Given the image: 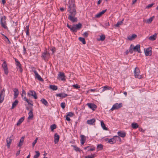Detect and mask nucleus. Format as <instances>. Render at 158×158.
Returning <instances> with one entry per match:
<instances>
[{
    "instance_id": "obj_33",
    "label": "nucleus",
    "mask_w": 158,
    "mask_h": 158,
    "mask_svg": "<svg viewBox=\"0 0 158 158\" xmlns=\"http://www.w3.org/2000/svg\"><path fill=\"white\" fill-rule=\"evenodd\" d=\"M102 91H104L107 90H111L112 88L111 87H109L108 86L106 85L102 87Z\"/></svg>"
},
{
    "instance_id": "obj_60",
    "label": "nucleus",
    "mask_w": 158,
    "mask_h": 158,
    "mask_svg": "<svg viewBox=\"0 0 158 158\" xmlns=\"http://www.w3.org/2000/svg\"><path fill=\"white\" fill-rule=\"evenodd\" d=\"M17 69H19V71H20V72L22 73L23 72V69L22 68L21 66L20 67L18 68Z\"/></svg>"
},
{
    "instance_id": "obj_53",
    "label": "nucleus",
    "mask_w": 158,
    "mask_h": 158,
    "mask_svg": "<svg viewBox=\"0 0 158 158\" xmlns=\"http://www.w3.org/2000/svg\"><path fill=\"white\" fill-rule=\"evenodd\" d=\"M67 26L68 28H69L70 29L71 31L72 32V28L73 27V25L72 26H71L70 25H69V24H67Z\"/></svg>"
},
{
    "instance_id": "obj_1",
    "label": "nucleus",
    "mask_w": 158,
    "mask_h": 158,
    "mask_svg": "<svg viewBox=\"0 0 158 158\" xmlns=\"http://www.w3.org/2000/svg\"><path fill=\"white\" fill-rule=\"evenodd\" d=\"M68 11L70 14L68 17V19L73 23L77 22V18L75 16L77 14L75 9L76 6L74 2L72 0H69V2Z\"/></svg>"
},
{
    "instance_id": "obj_55",
    "label": "nucleus",
    "mask_w": 158,
    "mask_h": 158,
    "mask_svg": "<svg viewBox=\"0 0 158 158\" xmlns=\"http://www.w3.org/2000/svg\"><path fill=\"white\" fill-rule=\"evenodd\" d=\"M88 33L86 32H85L83 33V36L85 37H87L88 35Z\"/></svg>"
},
{
    "instance_id": "obj_27",
    "label": "nucleus",
    "mask_w": 158,
    "mask_h": 158,
    "mask_svg": "<svg viewBox=\"0 0 158 158\" xmlns=\"http://www.w3.org/2000/svg\"><path fill=\"white\" fill-rule=\"evenodd\" d=\"M15 64L17 66V68L20 67L21 66V65L20 62L16 58H15Z\"/></svg>"
},
{
    "instance_id": "obj_3",
    "label": "nucleus",
    "mask_w": 158,
    "mask_h": 158,
    "mask_svg": "<svg viewBox=\"0 0 158 158\" xmlns=\"http://www.w3.org/2000/svg\"><path fill=\"white\" fill-rule=\"evenodd\" d=\"M82 26V24L79 23L77 24H73V27L72 28V32H76L77 30L80 29Z\"/></svg>"
},
{
    "instance_id": "obj_54",
    "label": "nucleus",
    "mask_w": 158,
    "mask_h": 158,
    "mask_svg": "<svg viewBox=\"0 0 158 158\" xmlns=\"http://www.w3.org/2000/svg\"><path fill=\"white\" fill-rule=\"evenodd\" d=\"M73 113H72L71 112H69L68 114L67 115H68V116H70L71 117L73 116Z\"/></svg>"
},
{
    "instance_id": "obj_11",
    "label": "nucleus",
    "mask_w": 158,
    "mask_h": 158,
    "mask_svg": "<svg viewBox=\"0 0 158 158\" xmlns=\"http://www.w3.org/2000/svg\"><path fill=\"white\" fill-rule=\"evenodd\" d=\"M88 106L89 108L92 110H95L97 106L96 105L92 103H87L86 104Z\"/></svg>"
},
{
    "instance_id": "obj_62",
    "label": "nucleus",
    "mask_w": 158,
    "mask_h": 158,
    "mask_svg": "<svg viewBox=\"0 0 158 158\" xmlns=\"http://www.w3.org/2000/svg\"><path fill=\"white\" fill-rule=\"evenodd\" d=\"M95 149V148H90L89 150L88 151H93Z\"/></svg>"
},
{
    "instance_id": "obj_21",
    "label": "nucleus",
    "mask_w": 158,
    "mask_h": 158,
    "mask_svg": "<svg viewBox=\"0 0 158 158\" xmlns=\"http://www.w3.org/2000/svg\"><path fill=\"white\" fill-rule=\"evenodd\" d=\"M106 10H102L101 12L97 14L95 16V17L99 18L102 15L104 14L106 11Z\"/></svg>"
},
{
    "instance_id": "obj_7",
    "label": "nucleus",
    "mask_w": 158,
    "mask_h": 158,
    "mask_svg": "<svg viewBox=\"0 0 158 158\" xmlns=\"http://www.w3.org/2000/svg\"><path fill=\"white\" fill-rule=\"evenodd\" d=\"M144 53L146 56H150L152 54V48L149 47L144 49Z\"/></svg>"
},
{
    "instance_id": "obj_59",
    "label": "nucleus",
    "mask_w": 158,
    "mask_h": 158,
    "mask_svg": "<svg viewBox=\"0 0 158 158\" xmlns=\"http://www.w3.org/2000/svg\"><path fill=\"white\" fill-rule=\"evenodd\" d=\"M68 116H68V115H66V119L68 121H70V119Z\"/></svg>"
},
{
    "instance_id": "obj_31",
    "label": "nucleus",
    "mask_w": 158,
    "mask_h": 158,
    "mask_svg": "<svg viewBox=\"0 0 158 158\" xmlns=\"http://www.w3.org/2000/svg\"><path fill=\"white\" fill-rule=\"evenodd\" d=\"M101 125L102 127L104 130H108V129L106 127L105 124L102 121L101 122Z\"/></svg>"
},
{
    "instance_id": "obj_61",
    "label": "nucleus",
    "mask_w": 158,
    "mask_h": 158,
    "mask_svg": "<svg viewBox=\"0 0 158 158\" xmlns=\"http://www.w3.org/2000/svg\"><path fill=\"white\" fill-rule=\"evenodd\" d=\"M96 91V89H90L89 90V91L91 92H94Z\"/></svg>"
},
{
    "instance_id": "obj_18",
    "label": "nucleus",
    "mask_w": 158,
    "mask_h": 158,
    "mask_svg": "<svg viewBox=\"0 0 158 158\" xmlns=\"http://www.w3.org/2000/svg\"><path fill=\"white\" fill-rule=\"evenodd\" d=\"M12 139H10V137H8L7 138L6 141L7 143V148H9L10 147V145L11 143Z\"/></svg>"
},
{
    "instance_id": "obj_24",
    "label": "nucleus",
    "mask_w": 158,
    "mask_h": 158,
    "mask_svg": "<svg viewBox=\"0 0 158 158\" xmlns=\"http://www.w3.org/2000/svg\"><path fill=\"white\" fill-rule=\"evenodd\" d=\"M118 135L119 136L122 138L124 137L126 135V133L122 131H118Z\"/></svg>"
},
{
    "instance_id": "obj_39",
    "label": "nucleus",
    "mask_w": 158,
    "mask_h": 158,
    "mask_svg": "<svg viewBox=\"0 0 158 158\" xmlns=\"http://www.w3.org/2000/svg\"><path fill=\"white\" fill-rule=\"evenodd\" d=\"M56 128V125L55 124L52 125L50 126V128L52 131H53L54 129Z\"/></svg>"
},
{
    "instance_id": "obj_22",
    "label": "nucleus",
    "mask_w": 158,
    "mask_h": 158,
    "mask_svg": "<svg viewBox=\"0 0 158 158\" xmlns=\"http://www.w3.org/2000/svg\"><path fill=\"white\" fill-rule=\"evenodd\" d=\"M58 77L62 81H64L65 80V76L63 73L60 72L58 74Z\"/></svg>"
},
{
    "instance_id": "obj_57",
    "label": "nucleus",
    "mask_w": 158,
    "mask_h": 158,
    "mask_svg": "<svg viewBox=\"0 0 158 158\" xmlns=\"http://www.w3.org/2000/svg\"><path fill=\"white\" fill-rule=\"evenodd\" d=\"M110 26V24L109 22H106L104 24V27H106Z\"/></svg>"
},
{
    "instance_id": "obj_13",
    "label": "nucleus",
    "mask_w": 158,
    "mask_h": 158,
    "mask_svg": "<svg viewBox=\"0 0 158 158\" xmlns=\"http://www.w3.org/2000/svg\"><path fill=\"white\" fill-rule=\"evenodd\" d=\"M81 143L82 145H83L85 143L86 140L85 136L84 135H81Z\"/></svg>"
},
{
    "instance_id": "obj_44",
    "label": "nucleus",
    "mask_w": 158,
    "mask_h": 158,
    "mask_svg": "<svg viewBox=\"0 0 158 158\" xmlns=\"http://www.w3.org/2000/svg\"><path fill=\"white\" fill-rule=\"evenodd\" d=\"M105 35H102L100 36V39L99 40H100L102 41H103L105 40Z\"/></svg>"
},
{
    "instance_id": "obj_9",
    "label": "nucleus",
    "mask_w": 158,
    "mask_h": 158,
    "mask_svg": "<svg viewBox=\"0 0 158 158\" xmlns=\"http://www.w3.org/2000/svg\"><path fill=\"white\" fill-rule=\"evenodd\" d=\"M50 56V54L47 52H45L42 53L41 57L44 59L45 61L47 60Z\"/></svg>"
},
{
    "instance_id": "obj_10",
    "label": "nucleus",
    "mask_w": 158,
    "mask_h": 158,
    "mask_svg": "<svg viewBox=\"0 0 158 158\" xmlns=\"http://www.w3.org/2000/svg\"><path fill=\"white\" fill-rule=\"evenodd\" d=\"M33 71L35 75V78H37L38 80L41 81H44L43 79L41 78L40 75L38 74L36 70H34Z\"/></svg>"
},
{
    "instance_id": "obj_48",
    "label": "nucleus",
    "mask_w": 158,
    "mask_h": 158,
    "mask_svg": "<svg viewBox=\"0 0 158 158\" xmlns=\"http://www.w3.org/2000/svg\"><path fill=\"white\" fill-rule=\"evenodd\" d=\"M61 107L63 109H64L65 107V103L64 102H62L61 103L60 105Z\"/></svg>"
},
{
    "instance_id": "obj_4",
    "label": "nucleus",
    "mask_w": 158,
    "mask_h": 158,
    "mask_svg": "<svg viewBox=\"0 0 158 158\" xmlns=\"http://www.w3.org/2000/svg\"><path fill=\"white\" fill-rule=\"evenodd\" d=\"M134 75L136 78L140 79L141 78V75L140 74V71L139 69L137 67H136L134 70Z\"/></svg>"
},
{
    "instance_id": "obj_26",
    "label": "nucleus",
    "mask_w": 158,
    "mask_h": 158,
    "mask_svg": "<svg viewBox=\"0 0 158 158\" xmlns=\"http://www.w3.org/2000/svg\"><path fill=\"white\" fill-rule=\"evenodd\" d=\"M24 137L23 136H22L21 137V139L20 140L19 142V144L18 145V146L19 147H20L22 145L24 141Z\"/></svg>"
},
{
    "instance_id": "obj_5",
    "label": "nucleus",
    "mask_w": 158,
    "mask_h": 158,
    "mask_svg": "<svg viewBox=\"0 0 158 158\" xmlns=\"http://www.w3.org/2000/svg\"><path fill=\"white\" fill-rule=\"evenodd\" d=\"M122 106L123 104L122 103H121L118 104L116 103L110 109V110L113 111L114 110H117L121 107Z\"/></svg>"
},
{
    "instance_id": "obj_51",
    "label": "nucleus",
    "mask_w": 158,
    "mask_h": 158,
    "mask_svg": "<svg viewBox=\"0 0 158 158\" xmlns=\"http://www.w3.org/2000/svg\"><path fill=\"white\" fill-rule=\"evenodd\" d=\"M154 4V3H153L149 4L147 6H146V8H149L150 7H151Z\"/></svg>"
},
{
    "instance_id": "obj_56",
    "label": "nucleus",
    "mask_w": 158,
    "mask_h": 158,
    "mask_svg": "<svg viewBox=\"0 0 158 158\" xmlns=\"http://www.w3.org/2000/svg\"><path fill=\"white\" fill-rule=\"evenodd\" d=\"M23 95H26V92L25 90L23 89L22 90V93L21 95L22 98H23Z\"/></svg>"
},
{
    "instance_id": "obj_25",
    "label": "nucleus",
    "mask_w": 158,
    "mask_h": 158,
    "mask_svg": "<svg viewBox=\"0 0 158 158\" xmlns=\"http://www.w3.org/2000/svg\"><path fill=\"white\" fill-rule=\"evenodd\" d=\"M154 18V16H152L149 19H147L146 20H144L143 22H146L147 23H150L152 22L153 18Z\"/></svg>"
},
{
    "instance_id": "obj_43",
    "label": "nucleus",
    "mask_w": 158,
    "mask_h": 158,
    "mask_svg": "<svg viewBox=\"0 0 158 158\" xmlns=\"http://www.w3.org/2000/svg\"><path fill=\"white\" fill-rule=\"evenodd\" d=\"M97 147V148L99 150H102L103 148V146L102 144H98Z\"/></svg>"
},
{
    "instance_id": "obj_42",
    "label": "nucleus",
    "mask_w": 158,
    "mask_h": 158,
    "mask_svg": "<svg viewBox=\"0 0 158 158\" xmlns=\"http://www.w3.org/2000/svg\"><path fill=\"white\" fill-rule=\"evenodd\" d=\"M95 156V154H91V155H88L85 157V158H94Z\"/></svg>"
},
{
    "instance_id": "obj_2",
    "label": "nucleus",
    "mask_w": 158,
    "mask_h": 158,
    "mask_svg": "<svg viewBox=\"0 0 158 158\" xmlns=\"http://www.w3.org/2000/svg\"><path fill=\"white\" fill-rule=\"evenodd\" d=\"M6 17L5 16H1L0 17V23L2 27L5 29L8 28L6 26Z\"/></svg>"
},
{
    "instance_id": "obj_47",
    "label": "nucleus",
    "mask_w": 158,
    "mask_h": 158,
    "mask_svg": "<svg viewBox=\"0 0 158 158\" xmlns=\"http://www.w3.org/2000/svg\"><path fill=\"white\" fill-rule=\"evenodd\" d=\"M114 137L115 138L114 139L115 140V141L116 140H119L120 141H121V139L120 137V136H119L118 135L114 136Z\"/></svg>"
},
{
    "instance_id": "obj_50",
    "label": "nucleus",
    "mask_w": 158,
    "mask_h": 158,
    "mask_svg": "<svg viewBox=\"0 0 158 158\" xmlns=\"http://www.w3.org/2000/svg\"><path fill=\"white\" fill-rule=\"evenodd\" d=\"M132 45L131 44V46L129 48V49L128 50H129V52H130L131 53H132L133 52V48H131V46H132Z\"/></svg>"
},
{
    "instance_id": "obj_37",
    "label": "nucleus",
    "mask_w": 158,
    "mask_h": 158,
    "mask_svg": "<svg viewBox=\"0 0 158 158\" xmlns=\"http://www.w3.org/2000/svg\"><path fill=\"white\" fill-rule=\"evenodd\" d=\"M123 21L124 19H123L121 21L118 22L117 24L115 25V26L117 27H118L120 25L122 24Z\"/></svg>"
},
{
    "instance_id": "obj_12",
    "label": "nucleus",
    "mask_w": 158,
    "mask_h": 158,
    "mask_svg": "<svg viewBox=\"0 0 158 158\" xmlns=\"http://www.w3.org/2000/svg\"><path fill=\"white\" fill-rule=\"evenodd\" d=\"M106 141H108V143H109L110 144H114L116 142V141L114 138H112L111 139H105Z\"/></svg>"
},
{
    "instance_id": "obj_49",
    "label": "nucleus",
    "mask_w": 158,
    "mask_h": 158,
    "mask_svg": "<svg viewBox=\"0 0 158 158\" xmlns=\"http://www.w3.org/2000/svg\"><path fill=\"white\" fill-rule=\"evenodd\" d=\"M72 86L75 89H78L80 88V86L77 84L76 85H73Z\"/></svg>"
},
{
    "instance_id": "obj_14",
    "label": "nucleus",
    "mask_w": 158,
    "mask_h": 158,
    "mask_svg": "<svg viewBox=\"0 0 158 158\" xmlns=\"http://www.w3.org/2000/svg\"><path fill=\"white\" fill-rule=\"evenodd\" d=\"M67 96L68 95L67 94L63 93L57 94H56V96L57 97H60L61 98H64Z\"/></svg>"
},
{
    "instance_id": "obj_46",
    "label": "nucleus",
    "mask_w": 158,
    "mask_h": 158,
    "mask_svg": "<svg viewBox=\"0 0 158 158\" xmlns=\"http://www.w3.org/2000/svg\"><path fill=\"white\" fill-rule=\"evenodd\" d=\"M38 137H36L35 140L33 141V142L32 143V147H34L35 144H36V143H37V141L38 139Z\"/></svg>"
},
{
    "instance_id": "obj_19",
    "label": "nucleus",
    "mask_w": 158,
    "mask_h": 158,
    "mask_svg": "<svg viewBox=\"0 0 158 158\" xmlns=\"http://www.w3.org/2000/svg\"><path fill=\"white\" fill-rule=\"evenodd\" d=\"M13 91L14 92V98H17L19 94L18 90L17 89L15 88L14 89Z\"/></svg>"
},
{
    "instance_id": "obj_20",
    "label": "nucleus",
    "mask_w": 158,
    "mask_h": 158,
    "mask_svg": "<svg viewBox=\"0 0 158 158\" xmlns=\"http://www.w3.org/2000/svg\"><path fill=\"white\" fill-rule=\"evenodd\" d=\"M59 139V135L57 134L56 133L54 135V143L55 144L57 143Z\"/></svg>"
},
{
    "instance_id": "obj_35",
    "label": "nucleus",
    "mask_w": 158,
    "mask_h": 158,
    "mask_svg": "<svg viewBox=\"0 0 158 158\" xmlns=\"http://www.w3.org/2000/svg\"><path fill=\"white\" fill-rule=\"evenodd\" d=\"M131 127L133 129H136L139 127V125L136 123H133L131 124Z\"/></svg>"
},
{
    "instance_id": "obj_32",
    "label": "nucleus",
    "mask_w": 158,
    "mask_h": 158,
    "mask_svg": "<svg viewBox=\"0 0 158 158\" xmlns=\"http://www.w3.org/2000/svg\"><path fill=\"white\" fill-rule=\"evenodd\" d=\"M49 88L53 90H56L58 89L57 86L52 85H51L49 86Z\"/></svg>"
},
{
    "instance_id": "obj_23",
    "label": "nucleus",
    "mask_w": 158,
    "mask_h": 158,
    "mask_svg": "<svg viewBox=\"0 0 158 158\" xmlns=\"http://www.w3.org/2000/svg\"><path fill=\"white\" fill-rule=\"evenodd\" d=\"M137 37V35L134 34H132L131 36L129 35L127 37V39L129 40H134L136 37Z\"/></svg>"
},
{
    "instance_id": "obj_58",
    "label": "nucleus",
    "mask_w": 158,
    "mask_h": 158,
    "mask_svg": "<svg viewBox=\"0 0 158 158\" xmlns=\"http://www.w3.org/2000/svg\"><path fill=\"white\" fill-rule=\"evenodd\" d=\"M26 102L28 103L29 105H30L32 106H33V105L31 103H30V102H29V100L28 99H26Z\"/></svg>"
},
{
    "instance_id": "obj_36",
    "label": "nucleus",
    "mask_w": 158,
    "mask_h": 158,
    "mask_svg": "<svg viewBox=\"0 0 158 158\" xmlns=\"http://www.w3.org/2000/svg\"><path fill=\"white\" fill-rule=\"evenodd\" d=\"M79 40L82 42L83 44H86V42L84 38L80 37L78 38Z\"/></svg>"
},
{
    "instance_id": "obj_30",
    "label": "nucleus",
    "mask_w": 158,
    "mask_h": 158,
    "mask_svg": "<svg viewBox=\"0 0 158 158\" xmlns=\"http://www.w3.org/2000/svg\"><path fill=\"white\" fill-rule=\"evenodd\" d=\"M19 102V101L18 100H15L13 103L12 104V106L11 107V109H13L14 108L17 106V104H18Z\"/></svg>"
},
{
    "instance_id": "obj_41",
    "label": "nucleus",
    "mask_w": 158,
    "mask_h": 158,
    "mask_svg": "<svg viewBox=\"0 0 158 158\" xmlns=\"http://www.w3.org/2000/svg\"><path fill=\"white\" fill-rule=\"evenodd\" d=\"M72 146L73 147V148H74V149L76 151L80 152L81 150H80V149L79 148H78V147H77L75 145H72Z\"/></svg>"
},
{
    "instance_id": "obj_34",
    "label": "nucleus",
    "mask_w": 158,
    "mask_h": 158,
    "mask_svg": "<svg viewBox=\"0 0 158 158\" xmlns=\"http://www.w3.org/2000/svg\"><path fill=\"white\" fill-rule=\"evenodd\" d=\"M24 120V117H21L18 121V122L17 123V126H19L20 125L21 123L23 122Z\"/></svg>"
},
{
    "instance_id": "obj_15",
    "label": "nucleus",
    "mask_w": 158,
    "mask_h": 158,
    "mask_svg": "<svg viewBox=\"0 0 158 158\" xmlns=\"http://www.w3.org/2000/svg\"><path fill=\"white\" fill-rule=\"evenodd\" d=\"M33 109L32 108H31L29 113H28L29 116L28 117V119H31L33 117Z\"/></svg>"
},
{
    "instance_id": "obj_29",
    "label": "nucleus",
    "mask_w": 158,
    "mask_h": 158,
    "mask_svg": "<svg viewBox=\"0 0 158 158\" xmlns=\"http://www.w3.org/2000/svg\"><path fill=\"white\" fill-rule=\"evenodd\" d=\"M157 34L156 33L154 34L153 35H151L149 38V39L151 40H155Z\"/></svg>"
},
{
    "instance_id": "obj_45",
    "label": "nucleus",
    "mask_w": 158,
    "mask_h": 158,
    "mask_svg": "<svg viewBox=\"0 0 158 158\" xmlns=\"http://www.w3.org/2000/svg\"><path fill=\"white\" fill-rule=\"evenodd\" d=\"M26 35H29V27L28 26H27L26 27Z\"/></svg>"
},
{
    "instance_id": "obj_40",
    "label": "nucleus",
    "mask_w": 158,
    "mask_h": 158,
    "mask_svg": "<svg viewBox=\"0 0 158 158\" xmlns=\"http://www.w3.org/2000/svg\"><path fill=\"white\" fill-rule=\"evenodd\" d=\"M35 152L36 154L34 156V158H38L40 155V153L38 151H36Z\"/></svg>"
},
{
    "instance_id": "obj_52",
    "label": "nucleus",
    "mask_w": 158,
    "mask_h": 158,
    "mask_svg": "<svg viewBox=\"0 0 158 158\" xmlns=\"http://www.w3.org/2000/svg\"><path fill=\"white\" fill-rule=\"evenodd\" d=\"M4 97L0 96V104L3 102Z\"/></svg>"
},
{
    "instance_id": "obj_38",
    "label": "nucleus",
    "mask_w": 158,
    "mask_h": 158,
    "mask_svg": "<svg viewBox=\"0 0 158 158\" xmlns=\"http://www.w3.org/2000/svg\"><path fill=\"white\" fill-rule=\"evenodd\" d=\"M5 90V89H3L0 92V96L4 97Z\"/></svg>"
},
{
    "instance_id": "obj_6",
    "label": "nucleus",
    "mask_w": 158,
    "mask_h": 158,
    "mask_svg": "<svg viewBox=\"0 0 158 158\" xmlns=\"http://www.w3.org/2000/svg\"><path fill=\"white\" fill-rule=\"evenodd\" d=\"M2 66L4 70L5 74L7 75L8 73V69L7 67V64L5 61H4L2 65Z\"/></svg>"
},
{
    "instance_id": "obj_16",
    "label": "nucleus",
    "mask_w": 158,
    "mask_h": 158,
    "mask_svg": "<svg viewBox=\"0 0 158 158\" xmlns=\"http://www.w3.org/2000/svg\"><path fill=\"white\" fill-rule=\"evenodd\" d=\"M133 50L136 51L139 53H141L140 49V45L139 44H137L133 48Z\"/></svg>"
},
{
    "instance_id": "obj_63",
    "label": "nucleus",
    "mask_w": 158,
    "mask_h": 158,
    "mask_svg": "<svg viewBox=\"0 0 158 158\" xmlns=\"http://www.w3.org/2000/svg\"><path fill=\"white\" fill-rule=\"evenodd\" d=\"M23 48L24 52V53H25L26 52V49L25 48L24 46H23Z\"/></svg>"
},
{
    "instance_id": "obj_28",
    "label": "nucleus",
    "mask_w": 158,
    "mask_h": 158,
    "mask_svg": "<svg viewBox=\"0 0 158 158\" xmlns=\"http://www.w3.org/2000/svg\"><path fill=\"white\" fill-rule=\"evenodd\" d=\"M41 102L44 105L46 106H48V103L47 100H46L44 98H42L41 100Z\"/></svg>"
},
{
    "instance_id": "obj_8",
    "label": "nucleus",
    "mask_w": 158,
    "mask_h": 158,
    "mask_svg": "<svg viewBox=\"0 0 158 158\" xmlns=\"http://www.w3.org/2000/svg\"><path fill=\"white\" fill-rule=\"evenodd\" d=\"M27 95L29 97L33 96L35 99H37V97L35 91L33 90H30L27 93Z\"/></svg>"
},
{
    "instance_id": "obj_17",
    "label": "nucleus",
    "mask_w": 158,
    "mask_h": 158,
    "mask_svg": "<svg viewBox=\"0 0 158 158\" xmlns=\"http://www.w3.org/2000/svg\"><path fill=\"white\" fill-rule=\"evenodd\" d=\"M95 122V119L94 118H93L91 119L88 120L87 121V123L89 124L90 125H93L94 124V123Z\"/></svg>"
},
{
    "instance_id": "obj_64",
    "label": "nucleus",
    "mask_w": 158,
    "mask_h": 158,
    "mask_svg": "<svg viewBox=\"0 0 158 158\" xmlns=\"http://www.w3.org/2000/svg\"><path fill=\"white\" fill-rule=\"evenodd\" d=\"M102 1V0H99L98 2V4H100L101 3Z\"/></svg>"
}]
</instances>
